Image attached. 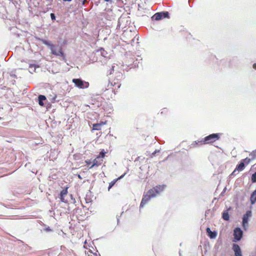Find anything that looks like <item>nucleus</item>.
<instances>
[{
	"instance_id": "36",
	"label": "nucleus",
	"mask_w": 256,
	"mask_h": 256,
	"mask_svg": "<svg viewBox=\"0 0 256 256\" xmlns=\"http://www.w3.org/2000/svg\"><path fill=\"white\" fill-rule=\"evenodd\" d=\"M86 164H88V165H90L92 164V162L90 160H86Z\"/></svg>"
},
{
	"instance_id": "29",
	"label": "nucleus",
	"mask_w": 256,
	"mask_h": 256,
	"mask_svg": "<svg viewBox=\"0 0 256 256\" xmlns=\"http://www.w3.org/2000/svg\"><path fill=\"white\" fill-rule=\"evenodd\" d=\"M198 146L196 142H194L190 146V148H196Z\"/></svg>"
},
{
	"instance_id": "4",
	"label": "nucleus",
	"mask_w": 256,
	"mask_h": 256,
	"mask_svg": "<svg viewBox=\"0 0 256 256\" xmlns=\"http://www.w3.org/2000/svg\"><path fill=\"white\" fill-rule=\"evenodd\" d=\"M222 134L220 133H213L206 136L203 138L202 142L206 144H209L218 140Z\"/></svg>"
},
{
	"instance_id": "23",
	"label": "nucleus",
	"mask_w": 256,
	"mask_h": 256,
	"mask_svg": "<svg viewBox=\"0 0 256 256\" xmlns=\"http://www.w3.org/2000/svg\"><path fill=\"white\" fill-rule=\"evenodd\" d=\"M115 68L114 64L112 65V68L108 72V75H111L114 72V68Z\"/></svg>"
},
{
	"instance_id": "40",
	"label": "nucleus",
	"mask_w": 256,
	"mask_h": 256,
	"mask_svg": "<svg viewBox=\"0 0 256 256\" xmlns=\"http://www.w3.org/2000/svg\"><path fill=\"white\" fill-rule=\"evenodd\" d=\"M166 111H167V109H166V108H164L163 109V111H162L161 113H162V114L163 112H166Z\"/></svg>"
},
{
	"instance_id": "13",
	"label": "nucleus",
	"mask_w": 256,
	"mask_h": 256,
	"mask_svg": "<svg viewBox=\"0 0 256 256\" xmlns=\"http://www.w3.org/2000/svg\"><path fill=\"white\" fill-rule=\"evenodd\" d=\"M206 231L208 236L210 238L214 239L216 237L218 234L216 231H212L210 228H207L206 229Z\"/></svg>"
},
{
	"instance_id": "46",
	"label": "nucleus",
	"mask_w": 256,
	"mask_h": 256,
	"mask_svg": "<svg viewBox=\"0 0 256 256\" xmlns=\"http://www.w3.org/2000/svg\"><path fill=\"white\" fill-rule=\"evenodd\" d=\"M95 4L96 6H98V2H96Z\"/></svg>"
},
{
	"instance_id": "50",
	"label": "nucleus",
	"mask_w": 256,
	"mask_h": 256,
	"mask_svg": "<svg viewBox=\"0 0 256 256\" xmlns=\"http://www.w3.org/2000/svg\"><path fill=\"white\" fill-rule=\"evenodd\" d=\"M96 254V256H97V254Z\"/></svg>"
},
{
	"instance_id": "35",
	"label": "nucleus",
	"mask_w": 256,
	"mask_h": 256,
	"mask_svg": "<svg viewBox=\"0 0 256 256\" xmlns=\"http://www.w3.org/2000/svg\"><path fill=\"white\" fill-rule=\"evenodd\" d=\"M88 2L87 0H83L82 1V4L84 5L86 4H88Z\"/></svg>"
},
{
	"instance_id": "7",
	"label": "nucleus",
	"mask_w": 256,
	"mask_h": 256,
	"mask_svg": "<svg viewBox=\"0 0 256 256\" xmlns=\"http://www.w3.org/2000/svg\"><path fill=\"white\" fill-rule=\"evenodd\" d=\"M72 82L74 86L79 88L84 89L89 86V83L81 78H73Z\"/></svg>"
},
{
	"instance_id": "20",
	"label": "nucleus",
	"mask_w": 256,
	"mask_h": 256,
	"mask_svg": "<svg viewBox=\"0 0 256 256\" xmlns=\"http://www.w3.org/2000/svg\"><path fill=\"white\" fill-rule=\"evenodd\" d=\"M68 187H66L60 191V195L65 196L68 193Z\"/></svg>"
},
{
	"instance_id": "1",
	"label": "nucleus",
	"mask_w": 256,
	"mask_h": 256,
	"mask_svg": "<svg viewBox=\"0 0 256 256\" xmlns=\"http://www.w3.org/2000/svg\"><path fill=\"white\" fill-rule=\"evenodd\" d=\"M36 39L42 42L44 44L48 46L50 51L51 54L56 56H60L62 58L63 60L65 59L66 56L62 50V48L60 47L58 52H57V48L58 46H56L51 44L50 41L46 40L42 38H36Z\"/></svg>"
},
{
	"instance_id": "33",
	"label": "nucleus",
	"mask_w": 256,
	"mask_h": 256,
	"mask_svg": "<svg viewBox=\"0 0 256 256\" xmlns=\"http://www.w3.org/2000/svg\"><path fill=\"white\" fill-rule=\"evenodd\" d=\"M125 174H126V173H124V174H122L121 176H119L116 179H118V180H120L122 178L124 177V176H125Z\"/></svg>"
},
{
	"instance_id": "18",
	"label": "nucleus",
	"mask_w": 256,
	"mask_h": 256,
	"mask_svg": "<svg viewBox=\"0 0 256 256\" xmlns=\"http://www.w3.org/2000/svg\"><path fill=\"white\" fill-rule=\"evenodd\" d=\"M118 181V179H114L112 180L109 183V186H108V190L110 191V188L116 184V182Z\"/></svg>"
},
{
	"instance_id": "3",
	"label": "nucleus",
	"mask_w": 256,
	"mask_h": 256,
	"mask_svg": "<svg viewBox=\"0 0 256 256\" xmlns=\"http://www.w3.org/2000/svg\"><path fill=\"white\" fill-rule=\"evenodd\" d=\"M166 188V185L165 184L158 185L148 190L146 194L152 198H154L159 194L160 192H163Z\"/></svg>"
},
{
	"instance_id": "28",
	"label": "nucleus",
	"mask_w": 256,
	"mask_h": 256,
	"mask_svg": "<svg viewBox=\"0 0 256 256\" xmlns=\"http://www.w3.org/2000/svg\"><path fill=\"white\" fill-rule=\"evenodd\" d=\"M50 16L52 20H55L56 19V16L54 13H50Z\"/></svg>"
},
{
	"instance_id": "15",
	"label": "nucleus",
	"mask_w": 256,
	"mask_h": 256,
	"mask_svg": "<svg viewBox=\"0 0 256 256\" xmlns=\"http://www.w3.org/2000/svg\"><path fill=\"white\" fill-rule=\"evenodd\" d=\"M38 102L40 106H44V101L46 100V96L44 95L40 94L38 97Z\"/></svg>"
},
{
	"instance_id": "42",
	"label": "nucleus",
	"mask_w": 256,
	"mask_h": 256,
	"mask_svg": "<svg viewBox=\"0 0 256 256\" xmlns=\"http://www.w3.org/2000/svg\"><path fill=\"white\" fill-rule=\"evenodd\" d=\"M72 0H62L63 2H70Z\"/></svg>"
},
{
	"instance_id": "47",
	"label": "nucleus",
	"mask_w": 256,
	"mask_h": 256,
	"mask_svg": "<svg viewBox=\"0 0 256 256\" xmlns=\"http://www.w3.org/2000/svg\"><path fill=\"white\" fill-rule=\"evenodd\" d=\"M212 56L214 58H216L215 56Z\"/></svg>"
},
{
	"instance_id": "19",
	"label": "nucleus",
	"mask_w": 256,
	"mask_h": 256,
	"mask_svg": "<svg viewBox=\"0 0 256 256\" xmlns=\"http://www.w3.org/2000/svg\"><path fill=\"white\" fill-rule=\"evenodd\" d=\"M106 152L104 151V150L103 149L100 152V154L97 156L98 158H104L105 156V154Z\"/></svg>"
},
{
	"instance_id": "49",
	"label": "nucleus",
	"mask_w": 256,
	"mask_h": 256,
	"mask_svg": "<svg viewBox=\"0 0 256 256\" xmlns=\"http://www.w3.org/2000/svg\"><path fill=\"white\" fill-rule=\"evenodd\" d=\"M70 196H71V197H72V194H70Z\"/></svg>"
},
{
	"instance_id": "45",
	"label": "nucleus",
	"mask_w": 256,
	"mask_h": 256,
	"mask_svg": "<svg viewBox=\"0 0 256 256\" xmlns=\"http://www.w3.org/2000/svg\"><path fill=\"white\" fill-rule=\"evenodd\" d=\"M120 84H118V88H120Z\"/></svg>"
},
{
	"instance_id": "32",
	"label": "nucleus",
	"mask_w": 256,
	"mask_h": 256,
	"mask_svg": "<svg viewBox=\"0 0 256 256\" xmlns=\"http://www.w3.org/2000/svg\"><path fill=\"white\" fill-rule=\"evenodd\" d=\"M226 190V187H225L224 189L223 190L222 192L220 194V196H223L224 195V194L225 193Z\"/></svg>"
},
{
	"instance_id": "9",
	"label": "nucleus",
	"mask_w": 256,
	"mask_h": 256,
	"mask_svg": "<svg viewBox=\"0 0 256 256\" xmlns=\"http://www.w3.org/2000/svg\"><path fill=\"white\" fill-rule=\"evenodd\" d=\"M252 214L251 210H247L242 218V226L244 230H246L247 228L249 218L251 217Z\"/></svg>"
},
{
	"instance_id": "44",
	"label": "nucleus",
	"mask_w": 256,
	"mask_h": 256,
	"mask_svg": "<svg viewBox=\"0 0 256 256\" xmlns=\"http://www.w3.org/2000/svg\"><path fill=\"white\" fill-rule=\"evenodd\" d=\"M117 222H118V224L120 222V217H118V218L117 217Z\"/></svg>"
},
{
	"instance_id": "16",
	"label": "nucleus",
	"mask_w": 256,
	"mask_h": 256,
	"mask_svg": "<svg viewBox=\"0 0 256 256\" xmlns=\"http://www.w3.org/2000/svg\"><path fill=\"white\" fill-rule=\"evenodd\" d=\"M100 158H95L92 162V165L89 168L90 169L95 166H100L102 163L101 161L102 160H100Z\"/></svg>"
},
{
	"instance_id": "31",
	"label": "nucleus",
	"mask_w": 256,
	"mask_h": 256,
	"mask_svg": "<svg viewBox=\"0 0 256 256\" xmlns=\"http://www.w3.org/2000/svg\"><path fill=\"white\" fill-rule=\"evenodd\" d=\"M44 230L46 232H50L52 231V230L49 226H48L44 228Z\"/></svg>"
},
{
	"instance_id": "22",
	"label": "nucleus",
	"mask_w": 256,
	"mask_h": 256,
	"mask_svg": "<svg viewBox=\"0 0 256 256\" xmlns=\"http://www.w3.org/2000/svg\"><path fill=\"white\" fill-rule=\"evenodd\" d=\"M251 182L252 184L256 182V172L252 174L251 176Z\"/></svg>"
},
{
	"instance_id": "41",
	"label": "nucleus",
	"mask_w": 256,
	"mask_h": 256,
	"mask_svg": "<svg viewBox=\"0 0 256 256\" xmlns=\"http://www.w3.org/2000/svg\"><path fill=\"white\" fill-rule=\"evenodd\" d=\"M252 67L254 69L256 70V63L253 64Z\"/></svg>"
},
{
	"instance_id": "8",
	"label": "nucleus",
	"mask_w": 256,
	"mask_h": 256,
	"mask_svg": "<svg viewBox=\"0 0 256 256\" xmlns=\"http://www.w3.org/2000/svg\"><path fill=\"white\" fill-rule=\"evenodd\" d=\"M243 231L240 227L234 228V238L232 242H234L240 241L243 236Z\"/></svg>"
},
{
	"instance_id": "38",
	"label": "nucleus",
	"mask_w": 256,
	"mask_h": 256,
	"mask_svg": "<svg viewBox=\"0 0 256 256\" xmlns=\"http://www.w3.org/2000/svg\"><path fill=\"white\" fill-rule=\"evenodd\" d=\"M105 2H108L110 4H112V0H104Z\"/></svg>"
},
{
	"instance_id": "11",
	"label": "nucleus",
	"mask_w": 256,
	"mask_h": 256,
	"mask_svg": "<svg viewBox=\"0 0 256 256\" xmlns=\"http://www.w3.org/2000/svg\"><path fill=\"white\" fill-rule=\"evenodd\" d=\"M96 52L98 54H100L102 57L106 58H110V54H108L104 48H101L96 50Z\"/></svg>"
},
{
	"instance_id": "14",
	"label": "nucleus",
	"mask_w": 256,
	"mask_h": 256,
	"mask_svg": "<svg viewBox=\"0 0 256 256\" xmlns=\"http://www.w3.org/2000/svg\"><path fill=\"white\" fill-rule=\"evenodd\" d=\"M231 209V207H229V208L226 210H224L222 213V218L223 220L226 221H228L230 220V215L228 214V210Z\"/></svg>"
},
{
	"instance_id": "24",
	"label": "nucleus",
	"mask_w": 256,
	"mask_h": 256,
	"mask_svg": "<svg viewBox=\"0 0 256 256\" xmlns=\"http://www.w3.org/2000/svg\"><path fill=\"white\" fill-rule=\"evenodd\" d=\"M116 74V78L117 80H120L122 78L123 75L121 72H117Z\"/></svg>"
},
{
	"instance_id": "6",
	"label": "nucleus",
	"mask_w": 256,
	"mask_h": 256,
	"mask_svg": "<svg viewBox=\"0 0 256 256\" xmlns=\"http://www.w3.org/2000/svg\"><path fill=\"white\" fill-rule=\"evenodd\" d=\"M250 162L251 159L248 158L240 160L236 167V170H238V172L242 171Z\"/></svg>"
},
{
	"instance_id": "26",
	"label": "nucleus",
	"mask_w": 256,
	"mask_h": 256,
	"mask_svg": "<svg viewBox=\"0 0 256 256\" xmlns=\"http://www.w3.org/2000/svg\"><path fill=\"white\" fill-rule=\"evenodd\" d=\"M60 201L62 202H64V203H67V200H65L64 198V196H62V195H60Z\"/></svg>"
},
{
	"instance_id": "5",
	"label": "nucleus",
	"mask_w": 256,
	"mask_h": 256,
	"mask_svg": "<svg viewBox=\"0 0 256 256\" xmlns=\"http://www.w3.org/2000/svg\"><path fill=\"white\" fill-rule=\"evenodd\" d=\"M165 18H170V13L167 11L156 12L151 18L152 20L156 21H158Z\"/></svg>"
},
{
	"instance_id": "30",
	"label": "nucleus",
	"mask_w": 256,
	"mask_h": 256,
	"mask_svg": "<svg viewBox=\"0 0 256 256\" xmlns=\"http://www.w3.org/2000/svg\"><path fill=\"white\" fill-rule=\"evenodd\" d=\"M160 152V150H155L152 154H151V156H150V157L151 158H153L154 156H155L156 154L157 153V152Z\"/></svg>"
},
{
	"instance_id": "48",
	"label": "nucleus",
	"mask_w": 256,
	"mask_h": 256,
	"mask_svg": "<svg viewBox=\"0 0 256 256\" xmlns=\"http://www.w3.org/2000/svg\"><path fill=\"white\" fill-rule=\"evenodd\" d=\"M116 82H114V85H116Z\"/></svg>"
},
{
	"instance_id": "27",
	"label": "nucleus",
	"mask_w": 256,
	"mask_h": 256,
	"mask_svg": "<svg viewBox=\"0 0 256 256\" xmlns=\"http://www.w3.org/2000/svg\"><path fill=\"white\" fill-rule=\"evenodd\" d=\"M140 62H138V60H136L134 61L133 62V66L132 67H138V64Z\"/></svg>"
},
{
	"instance_id": "43",
	"label": "nucleus",
	"mask_w": 256,
	"mask_h": 256,
	"mask_svg": "<svg viewBox=\"0 0 256 256\" xmlns=\"http://www.w3.org/2000/svg\"><path fill=\"white\" fill-rule=\"evenodd\" d=\"M78 176L79 179L82 180V178L80 174H78Z\"/></svg>"
},
{
	"instance_id": "21",
	"label": "nucleus",
	"mask_w": 256,
	"mask_h": 256,
	"mask_svg": "<svg viewBox=\"0 0 256 256\" xmlns=\"http://www.w3.org/2000/svg\"><path fill=\"white\" fill-rule=\"evenodd\" d=\"M249 156H252V158H250L251 160L256 159V150H254L252 152H251Z\"/></svg>"
},
{
	"instance_id": "34",
	"label": "nucleus",
	"mask_w": 256,
	"mask_h": 256,
	"mask_svg": "<svg viewBox=\"0 0 256 256\" xmlns=\"http://www.w3.org/2000/svg\"><path fill=\"white\" fill-rule=\"evenodd\" d=\"M238 172V170H236V168L233 171V172L230 174V176H235L236 175V172Z\"/></svg>"
},
{
	"instance_id": "12",
	"label": "nucleus",
	"mask_w": 256,
	"mask_h": 256,
	"mask_svg": "<svg viewBox=\"0 0 256 256\" xmlns=\"http://www.w3.org/2000/svg\"><path fill=\"white\" fill-rule=\"evenodd\" d=\"M151 198H152L147 194H144L140 204V209L142 208L150 200Z\"/></svg>"
},
{
	"instance_id": "10",
	"label": "nucleus",
	"mask_w": 256,
	"mask_h": 256,
	"mask_svg": "<svg viewBox=\"0 0 256 256\" xmlns=\"http://www.w3.org/2000/svg\"><path fill=\"white\" fill-rule=\"evenodd\" d=\"M232 250L234 252L235 256H242L241 248L238 244H232Z\"/></svg>"
},
{
	"instance_id": "25",
	"label": "nucleus",
	"mask_w": 256,
	"mask_h": 256,
	"mask_svg": "<svg viewBox=\"0 0 256 256\" xmlns=\"http://www.w3.org/2000/svg\"><path fill=\"white\" fill-rule=\"evenodd\" d=\"M202 140H203V138H202L201 140H196V142L198 146L205 144L204 143L201 142V141L202 142Z\"/></svg>"
},
{
	"instance_id": "37",
	"label": "nucleus",
	"mask_w": 256,
	"mask_h": 256,
	"mask_svg": "<svg viewBox=\"0 0 256 256\" xmlns=\"http://www.w3.org/2000/svg\"><path fill=\"white\" fill-rule=\"evenodd\" d=\"M10 76L11 78H15L16 77V76L14 74H10Z\"/></svg>"
},
{
	"instance_id": "2",
	"label": "nucleus",
	"mask_w": 256,
	"mask_h": 256,
	"mask_svg": "<svg viewBox=\"0 0 256 256\" xmlns=\"http://www.w3.org/2000/svg\"><path fill=\"white\" fill-rule=\"evenodd\" d=\"M17 251L22 256H26L30 254L32 248L25 244L21 240H18Z\"/></svg>"
},
{
	"instance_id": "39",
	"label": "nucleus",
	"mask_w": 256,
	"mask_h": 256,
	"mask_svg": "<svg viewBox=\"0 0 256 256\" xmlns=\"http://www.w3.org/2000/svg\"><path fill=\"white\" fill-rule=\"evenodd\" d=\"M35 66H36V65L34 64H30V66H29L30 68L35 67Z\"/></svg>"
},
{
	"instance_id": "17",
	"label": "nucleus",
	"mask_w": 256,
	"mask_h": 256,
	"mask_svg": "<svg viewBox=\"0 0 256 256\" xmlns=\"http://www.w3.org/2000/svg\"><path fill=\"white\" fill-rule=\"evenodd\" d=\"M103 123H97L93 124L92 130H99L101 129L102 125Z\"/></svg>"
}]
</instances>
